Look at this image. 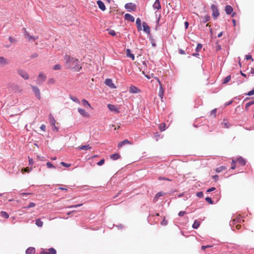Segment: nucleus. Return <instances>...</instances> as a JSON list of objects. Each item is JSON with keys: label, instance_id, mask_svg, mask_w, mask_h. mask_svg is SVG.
<instances>
[{"label": "nucleus", "instance_id": "f257e3e1", "mask_svg": "<svg viewBox=\"0 0 254 254\" xmlns=\"http://www.w3.org/2000/svg\"><path fill=\"white\" fill-rule=\"evenodd\" d=\"M64 59L65 61V64L68 68L74 69L77 71L82 68L80 62L78 59H74L67 55L64 56Z\"/></svg>", "mask_w": 254, "mask_h": 254}, {"label": "nucleus", "instance_id": "f03ea898", "mask_svg": "<svg viewBox=\"0 0 254 254\" xmlns=\"http://www.w3.org/2000/svg\"><path fill=\"white\" fill-rule=\"evenodd\" d=\"M210 8L212 11V16L214 19L216 18L218 16H219L220 14L217 6L214 4H212L211 5Z\"/></svg>", "mask_w": 254, "mask_h": 254}, {"label": "nucleus", "instance_id": "7ed1b4c3", "mask_svg": "<svg viewBox=\"0 0 254 254\" xmlns=\"http://www.w3.org/2000/svg\"><path fill=\"white\" fill-rule=\"evenodd\" d=\"M23 33L24 36L27 38L28 41H35L38 39V36H33L30 35L29 33L26 31V28H23Z\"/></svg>", "mask_w": 254, "mask_h": 254}, {"label": "nucleus", "instance_id": "20e7f679", "mask_svg": "<svg viewBox=\"0 0 254 254\" xmlns=\"http://www.w3.org/2000/svg\"><path fill=\"white\" fill-rule=\"evenodd\" d=\"M244 221L242 219L241 216H239L236 218H234L232 221L230 222V225L231 226L232 229L234 230L233 225H235L237 223H241L243 222Z\"/></svg>", "mask_w": 254, "mask_h": 254}, {"label": "nucleus", "instance_id": "39448f33", "mask_svg": "<svg viewBox=\"0 0 254 254\" xmlns=\"http://www.w3.org/2000/svg\"><path fill=\"white\" fill-rule=\"evenodd\" d=\"M31 87L32 89L33 92L35 94V96L37 99L40 100L41 99L40 91L38 87L35 85H31Z\"/></svg>", "mask_w": 254, "mask_h": 254}, {"label": "nucleus", "instance_id": "423d86ee", "mask_svg": "<svg viewBox=\"0 0 254 254\" xmlns=\"http://www.w3.org/2000/svg\"><path fill=\"white\" fill-rule=\"evenodd\" d=\"M46 79V76L41 72L39 73L37 79L36 80V83L37 84H42Z\"/></svg>", "mask_w": 254, "mask_h": 254}, {"label": "nucleus", "instance_id": "0eeeda50", "mask_svg": "<svg viewBox=\"0 0 254 254\" xmlns=\"http://www.w3.org/2000/svg\"><path fill=\"white\" fill-rule=\"evenodd\" d=\"M125 7L127 11L130 12L135 10L136 5L133 3L129 2L126 4Z\"/></svg>", "mask_w": 254, "mask_h": 254}, {"label": "nucleus", "instance_id": "6e6552de", "mask_svg": "<svg viewBox=\"0 0 254 254\" xmlns=\"http://www.w3.org/2000/svg\"><path fill=\"white\" fill-rule=\"evenodd\" d=\"M17 73L24 79H28L29 78L28 73L22 69H18L17 70Z\"/></svg>", "mask_w": 254, "mask_h": 254}, {"label": "nucleus", "instance_id": "1a4fd4ad", "mask_svg": "<svg viewBox=\"0 0 254 254\" xmlns=\"http://www.w3.org/2000/svg\"><path fill=\"white\" fill-rule=\"evenodd\" d=\"M108 108L111 111L115 112L117 113H119L120 111L119 109L114 105L109 104L107 105Z\"/></svg>", "mask_w": 254, "mask_h": 254}, {"label": "nucleus", "instance_id": "9d476101", "mask_svg": "<svg viewBox=\"0 0 254 254\" xmlns=\"http://www.w3.org/2000/svg\"><path fill=\"white\" fill-rule=\"evenodd\" d=\"M142 27L143 31L147 34H149L150 32V27L148 25V24L145 22H143L142 23Z\"/></svg>", "mask_w": 254, "mask_h": 254}, {"label": "nucleus", "instance_id": "9b49d317", "mask_svg": "<svg viewBox=\"0 0 254 254\" xmlns=\"http://www.w3.org/2000/svg\"><path fill=\"white\" fill-rule=\"evenodd\" d=\"M9 64L8 60L3 57H0V66H4Z\"/></svg>", "mask_w": 254, "mask_h": 254}, {"label": "nucleus", "instance_id": "f8f14e48", "mask_svg": "<svg viewBox=\"0 0 254 254\" xmlns=\"http://www.w3.org/2000/svg\"><path fill=\"white\" fill-rule=\"evenodd\" d=\"M129 92L130 93H137L140 92V90L137 87L131 85L129 88Z\"/></svg>", "mask_w": 254, "mask_h": 254}, {"label": "nucleus", "instance_id": "ddd939ff", "mask_svg": "<svg viewBox=\"0 0 254 254\" xmlns=\"http://www.w3.org/2000/svg\"><path fill=\"white\" fill-rule=\"evenodd\" d=\"M105 83L107 86H108L110 88H115L116 87L114 84L113 83V81L111 79L107 78L105 80Z\"/></svg>", "mask_w": 254, "mask_h": 254}, {"label": "nucleus", "instance_id": "4468645a", "mask_svg": "<svg viewBox=\"0 0 254 254\" xmlns=\"http://www.w3.org/2000/svg\"><path fill=\"white\" fill-rule=\"evenodd\" d=\"M78 112H79V113L83 117H89V114L85 111V110L83 109H81V108H78Z\"/></svg>", "mask_w": 254, "mask_h": 254}, {"label": "nucleus", "instance_id": "2eb2a0df", "mask_svg": "<svg viewBox=\"0 0 254 254\" xmlns=\"http://www.w3.org/2000/svg\"><path fill=\"white\" fill-rule=\"evenodd\" d=\"M125 19L127 21H129L130 22L134 21V17L129 13H126L125 15Z\"/></svg>", "mask_w": 254, "mask_h": 254}, {"label": "nucleus", "instance_id": "dca6fc26", "mask_svg": "<svg viewBox=\"0 0 254 254\" xmlns=\"http://www.w3.org/2000/svg\"><path fill=\"white\" fill-rule=\"evenodd\" d=\"M225 10L226 13L229 15L232 13L233 8L231 5H227L225 6Z\"/></svg>", "mask_w": 254, "mask_h": 254}, {"label": "nucleus", "instance_id": "f3484780", "mask_svg": "<svg viewBox=\"0 0 254 254\" xmlns=\"http://www.w3.org/2000/svg\"><path fill=\"white\" fill-rule=\"evenodd\" d=\"M97 3L98 5L99 8L103 11L106 9V6L103 1L100 0L97 1Z\"/></svg>", "mask_w": 254, "mask_h": 254}, {"label": "nucleus", "instance_id": "a211bd4d", "mask_svg": "<svg viewBox=\"0 0 254 254\" xmlns=\"http://www.w3.org/2000/svg\"><path fill=\"white\" fill-rule=\"evenodd\" d=\"M153 7L154 9H156L157 10H159L161 8V6L159 0H156L154 2Z\"/></svg>", "mask_w": 254, "mask_h": 254}, {"label": "nucleus", "instance_id": "6ab92c4d", "mask_svg": "<svg viewBox=\"0 0 254 254\" xmlns=\"http://www.w3.org/2000/svg\"><path fill=\"white\" fill-rule=\"evenodd\" d=\"M136 24L137 26V29L138 31H141L142 30L141 27V21L140 18H137L136 20Z\"/></svg>", "mask_w": 254, "mask_h": 254}, {"label": "nucleus", "instance_id": "aec40b11", "mask_svg": "<svg viewBox=\"0 0 254 254\" xmlns=\"http://www.w3.org/2000/svg\"><path fill=\"white\" fill-rule=\"evenodd\" d=\"M210 17L208 15H206L204 16H201V22H202L203 23H205L209 21L210 20Z\"/></svg>", "mask_w": 254, "mask_h": 254}, {"label": "nucleus", "instance_id": "412c9836", "mask_svg": "<svg viewBox=\"0 0 254 254\" xmlns=\"http://www.w3.org/2000/svg\"><path fill=\"white\" fill-rule=\"evenodd\" d=\"M49 120L51 125L52 126H55L56 124V120L51 114H50L49 116Z\"/></svg>", "mask_w": 254, "mask_h": 254}, {"label": "nucleus", "instance_id": "4be33fe9", "mask_svg": "<svg viewBox=\"0 0 254 254\" xmlns=\"http://www.w3.org/2000/svg\"><path fill=\"white\" fill-rule=\"evenodd\" d=\"M222 125L225 128H229L230 127H231V124L230 123L225 119H224L223 122H222Z\"/></svg>", "mask_w": 254, "mask_h": 254}, {"label": "nucleus", "instance_id": "5701e85b", "mask_svg": "<svg viewBox=\"0 0 254 254\" xmlns=\"http://www.w3.org/2000/svg\"><path fill=\"white\" fill-rule=\"evenodd\" d=\"M126 54H127V57H129L132 60H134V56L133 54H131V51H130V50L129 49H127V50H126Z\"/></svg>", "mask_w": 254, "mask_h": 254}, {"label": "nucleus", "instance_id": "b1692460", "mask_svg": "<svg viewBox=\"0 0 254 254\" xmlns=\"http://www.w3.org/2000/svg\"><path fill=\"white\" fill-rule=\"evenodd\" d=\"M35 253V249L33 247L28 248L25 252L26 254H34Z\"/></svg>", "mask_w": 254, "mask_h": 254}, {"label": "nucleus", "instance_id": "393cba45", "mask_svg": "<svg viewBox=\"0 0 254 254\" xmlns=\"http://www.w3.org/2000/svg\"><path fill=\"white\" fill-rule=\"evenodd\" d=\"M237 161L242 166H244L246 164V160L242 157L238 158Z\"/></svg>", "mask_w": 254, "mask_h": 254}, {"label": "nucleus", "instance_id": "a878e982", "mask_svg": "<svg viewBox=\"0 0 254 254\" xmlns=\"http://www.w3.org/2000/svg\"><path fill=\"white\" fill-rule=\"evenodd\" d=\"M56 250L53 248L48 249V252L45 251V254H56Z\"/></svg>", "mask_w": 254, "mask_h": 254}, {"label": "nucleus", "instance_id": "bb28decb", "mask_svg": "<svg viewBox=\"0 0 254 254\" xmlns=\"http://www.w3.org/2000/svg\"><path fill=\"white\" fill-rule=\"evenodd\" d=\"M199 226H200L199 221H198L197 220H194V221L192 225V227L194 229H196L199 227Z\"/></svg>", "mask_w": 254, "mask_h": 254}, {"label": "nucleus", "instance_id": "cd10ccee", "mask_svg": "<svg viewBox=\"0 0 254 254\" xmlns=\"http://www.w3.org/2000/svg\"><path fill=\"white\" fill-rule=\"evenodd\" d=\"M111 159L113 160H116L120 158V155L119 153L112 154L110 156Z\"/></svg>", "mask_w": 254, "mask_h": 254}, {"label": "nucleus", "instance_id": "c85d7f7f", "mask_svg": "<svg viewBox=\"0 0 254 254\" xmlns=\"http://www.w3.org/2000/svg\"><path fill=\"white\" fill-rule=\"evenodd\" d=\"M129 143V141L128 139H125L123 141H121L118 144V147H121L123 145Z\"/></svg>", "mask_w": 254, "mask_h": 254}, {"label": "nucleus", "instance_id": "c756f323", "mask_svg": "<svg viewBox=\"0 0 254 254\" xmlns=\"http://www.w3.org/2000/svg\"><path fill=\"white\" fill-rule=\"evenodd\" d=\"M91 148V147L89 145H82L79 147V149L82 150H87Z\"/></svg>", "mask_w": 254, "mask_h": 254}, {"label": "nucleus", "instance_id": "7c9ffc66", "mask_svg": "<svg viewBox=\"0 0 254 254\" xmlns=\"http://www.w3.org/2000/svg\"><path fill=\"white\" fill-rule=\"evenodd\" d=\"M254 104V100H253L249 102H248L245 106V109L246 110H248L249 108Z\"/></svg>", "mask_w": 254, "mask_h": 254}, {"label": "nucleus", "instance_id": "2f4dec72", "mask_svg": "<svg viewBox=\"0 0 254 254\" xmlns=\"http://www.w3.org/2000/svg\"><path fill=\"white\" fill-rule=\"evenodd\" d=\"M35 224L38 227H41L43 226V222L40 219H37Z\"/></svg>", "mask_w": 254, "mask_h": 254}, {"label": "nucleus", "instance_id": "473e14b6", "mask_svg": "<svg viewBox=\"0 0 254 254\" xmlns=\"http://www.w3.org/2000/svg\"><path fill=\"white\" fill-rule=\"evenodd\" d=\"M226 169V167L225 166H222L220 167H219L216 169V172L217 173H220L222 172L223 170H225Z\"/></svg>", "mask_w": 254, "mask_h": 254}, {"label": "nucleus", "instance_id": "72a5a7b5", "mask_svg": "<svg viewBox=\"0 0 254 254\" xmlns=\"http://www.w3.org/2000/svg\"><path fill=\"white\" fill-rule=\"evenodd\" d=\"M231 76L230 75H229L228 76H227L224 79L223 81V84H226L227 83H228L229 81H230V80H231Z\"/></svg>", "mask_w": 254, "mask_h": 254}, {"label": "nucleus", "instance_id": "f704fd0d", "mask_svg": "<svg viewBox=\"0 0 254 254\" xmlns=\"http://www.w3.org/2000/svg\"><path fill=\"white\" fill-rule=\"evenodd\" d=\"M149 41H150L152 47H155L156 46V42L155 40L152 37L149 36Z\"/></svg>", "mask_w": 254, "mask_h": 254}, {"label": "nucleus", "instance_id": "c9c22d12", "mask_svg": "<svg viewBox=\"0 0 254 254\" xmlns=\"http://www.w3.org/2000/svg\"><path fill=\"white\" fill-rule=\"evenodd\" d=\"M1 216L4 218L7 219L9 217V215L5 211H1Z\"/></svg>", "mask_w": 254, "mask_h": 254}, {"label": "nucleus", "instance_id": "e433bc0d", "mask_svg": "<svg viewBox=\"0 0 254 254\" xmlns=\"http://www.w3.org/2000/svg\"><path fill=\"white\" fill-rule=\"evenodd\" d=\"M82 104L84 107L88 106L89 107H91L90 104L89 103V102L85 99L82 100Z\"/></svg>", "mask_w": 254, "mask_h": 254}, {"label": "nucleus", "instance_id": "4c0bfd02", "mask_svg": "<svg viewBox=\"0 0 254 254\" xmlns=\"http://www.w3.org/2000/svg\"><path fill=\"white\" fill-rule=\"evenodd\" d=\"M82 204H83L82 203H79L78 204L69 205V206H68L66 208H77L79 206H82Z\"/></svg>", "mask_w": 254, "mask_h": 254}, {"label": "nucleus", "instance_id": "58836bf2", "mask_svg": "<svg viewBox=\"0 0 254 254\" xmlns=\"http://www.w3.org/2000/svg\"><path fill=\"white\" fill-rule=\"evenodd\" d=\"M202 45L200 43H198L197 44V46H196V47L195 48V51L196 52H198L200 49L202 48Z\"/></svg>", "mask_w": 254, "mask_h": 254}, {"label": "nucleus", "instance_id": "ea45409f", "mask_svg": "<svg viewBox=\"0 0 254 254\" xmlns=\"http://www.w3.org/2000/svg\"><path fill=\"white\" fill-rule=\"evenodd\" d=\"M32 168H29V167H27L23 168L22 169V171L29 173L32 171Z\"/></svg>", "mask_w": 254, "mask_h": 254}, {"label": "nucleus", "instance_id": "a19ab883", "mask_svg": "<svg viewBox=\"0 0 254 254\" xmlns=\"http://www.w3.org/2000/svg\"><path fill=\"white\" fill-rule=\"evenodd\" d=\"M46 165L48 168H55L56 167L51 162H48Z\"/></svg>", "mask_w": 254, "mask_h": 254}, {"label": "nucleus", "instance_id": "79ce46f5", "mask_svg": "<svg viewBox=\"0 0 254 254\" xmlns=\"http://www.w3.org/2000/svg\"><path fill=\"white\" fill-rule=\"evenodd\" d=\"M159 96L161 98H163V88H162V86H160V90H159Z\"/></svg>", "mask_w": 254, "mask_h": 254}, {"label": "nucleus", "instance_id": "37998d69", "mask_svg": "<svg viewBox=\"0 0 254 254\" xmlns=\"http://www.w3.org/2000/svg\"><path fill=\"white\" fill-rule=\"evenodd\" d=\"M35 206V203L31 202L27 206H25L24 208L26 209H29L31 207H34Z\"/></svg>", "mask_w": 254, "mask_h": 254}, {"label": "nucleus", "instance_id": "c03bdc74", "mask_svg": "<svg viewBox=\"0 0 254 254\" xmlns=\"http://www.w3.org/2000/svg\"><path fill=\"white\" fill-rule=\"evenodd\" d=\"M70 98L73 101H74V102H75L76 103H79V100H78V99L77 97L70 96Z\"/></svg>", "mask_w": 254, "mask_h": 254}, {"label": "nucleus", "instance_id": "a18cd8bd", "mask_svg": "<svg viewBox=\"0 0 254 254\" xmlns=\"http://www.w3.org/2000/svg\"><path fill=\"white\" fill-rule=\"evenodd\" d=\"M245 95L247 96H252L254 95V88H253L252 90L250 91L248 93H245Z\"/></svg>", "mask_w": 254, "mask_h": 254}, {"label": "nucleus", "instance_id": "49530a36", "mask_svg": "<svg viewBox=\"0 0 254 254\" xmlns=\"http://www.w3.org/2000/svg\"><path fill=\"white\" fill-rule=\"evenodd\" d=\"M205 199L206 201H207L208 203L210 204H213V201L212 200V199L210 197H206Z\"/></svg>", "mask_w": 254, "mask_h": 254}, {"label": "nucleus", "instance_id": "de8ad7c7", "mask_svg": "<svg viewBox=\"0 0 254 254\" xmlns=\"http://www.w3.org/2000/svg\"><path fill=\"white\" fill-rule=\"evenodd\" d=\"M109 31V34L113 36H115L116 35V32L112 29H108Z\"/></svg>", "mask_w": 254, "mask_h": 254}, {"label": "nucleus", "instance_id": "09e8293b", "mask_svg": "<svg viewBox=\"0 0 254 254\" xmlns=\"http://www.w3.org/2000/svg\"><path fill=\"white\" fill-rule=\"evenodd\" d=\"M61 68V65L59 64H57L55 65L53 67V69L54 70H59Z\"/></svg>", "mask_w": 254, "mask_h": 254}, {"label": "nucleus", "instance_id": "8fccbe9b", "mask_svg": "<svg viewBox=\"0 0 254 254\" xmlns=\"http://www.w3.org/2000/svg\"><path fill=\"white\" fill-rule=\"evenodd\" d=\"M158 179V180H166V181H172V180L170 179L169 178H165V177H159Z\"/></svg>", "mask_w": 254, "mask_h": 254}, {"label": "nucleus", "instance_id": "3c124183", "mask_svg": "<svg viewBox=\"0 0 254 254\" xmlns=\"http://www.w3.org/2000/svg\"><path fill=\"white\" fill-rule=\"evenodd\" d=\"M196 195L199 197V198H201V197H202L203 196V193L202 191H199V192H197L196 194Z\"/></svg>", "mask_w": 254, "mask_h": 254}, {"label": "nucleus", "instance_id": "603ef678", "mask_svg": "<svg viewBox=\"0 0 254 254\" xmlns=\"http://www.w3.org/2000/svg\"><path fill=\"white\" fill-rule=\"evenodd\" d=\"M159 129L161 131H164L166 129V124H164L163 126L161 125L159 127Z\"/></svg>", "mask_w": 254, "mask_h": 254}, {"label": "nucleus", "instance_id": "864d4df0", "mask_svg": "<svg viewBox=\"0 0 254 254\" xmlns=\"http://www.w3.org/2000/svg\"><path fill=\"white\" fill-rule=\"evenodd\" d=\"M168 224V221L166 220L165 218L161 221V224L163 226H166Z\"/></svg>", "mask_w": 254, "mask_h": 254}, {"label": "nucleus", "instance_id": "5fc2aeb1", "mask_svg": "<svg viewBox=\"0 0 254 254\" xmlns=\"http://www.w3.org/2000/svg\"><path fill=\"white\" fill-rule=\"evenodd\" d=\"M55 82V81L54 80V78H50L48 81V84H54Z\"/></svg>", "mask_w": 254, "mask_h": 254}, {"label": "nucleus", "instance_id": "6e6d98bb", "mask_svg": "<svg viewBox=\"0 0 254 254\" xmlns=\"http://www.w3.org/2000/svg\"><path fill=\"white\" fill-rule=\"evenodd\" d=\"M245 59L247 60H251L252 61H254V59H253L251 55H247L246 56H245Z\"/></svg>", "mask_w": 254, "mask_h": 254}, {"label": "nucleus", "instance_id": "4d7b16f0", "mask_svg": "<svg viewBox=\"0 0 254 254\" xmlns=\"http://www.w3.org/2000/svg\"><path fill=\"white\" fill-rule=\"evenodd\" d=\"M61 164L62 166H63L64 167H69L71 165L70 164H67V163H65L64 162H61Z\"/></svg>", "mask_w": 254, "mask_h": 254}, {"label": "nucleus", "instance_id": "13d9d810", "mask_svg": "<svg viewBox=\"0 0 254 254\" xmlns=\"http://www.w3.org/2000/svg\"><path fill=\"white\" fill-rule=\"evenodd\" d=\"M104 162H105L104 159H102L100 160L99 162H97V165L98 166H101L104 163Z\"/></svg>", "mask_w": 254, "mask_h": 254}, {"label": "nucleus", "instance_id": "bf43d9fd", "mask_svg": "<svg viewBox=\"0 0 254 254\" xmlns=\"http://www.w3.org/2000/svg\"><path fill=\"white\" fill-rule=\"evenodd\" d=\"M235 164H236L235 161L233 160L232 162V163H231V168L232 169H235V168H236Z\"/></svg>", "mask_w": 254, "mask_h": 254}, {"label": "nucleus", "instance_id": "052dcab7", "mask_svg": "<svg viewBox=\"0 0 254 254\" xmlns=\"http://www.w3.org/2000/svg\"><path fill=\"white\" fill-rule=\"evenodd\" d=\"M163 193L162 192H159L155 195V198H158L159 197L163 195Z\"/></svg>", "mask_w": 254, "mask_h": 254}, {"label": "nucleus", "instance_id": "680f3d73", "mask_svg": "<svg viewBox=\"0 0 254 254\" xmlns=\"http://www.w3.org/2000/svg\"><path fill=\"white\" fill-rule=\"evenodd\" d=\"M186 213V212L185 211H181L179 212L178 215L180 217L183 216Z\"/></svg>", "mask_w": 254, "mask_h": 254}, {"label": "nucleus", "instance_id": "e2e57ef3", "mask_svg": "<svg viewBox=\"0 0 254 254\" xmlns=\"http://www.w3.org/2000/svg\"><path fill=\"white\" fill-rule=\"evenodd\" d=\"M28 162H29V165H32L34 163L33 160L32 158H30L29 157H28Z\"/></svg>", "mask_w": 254, "mask_h": 254}, {"label": "nucleus", "instance_id": "0e129e2a", "mask_svg": "<svg viewBox=\"0 0 254 254\" xmlns=\"http://www.w3.org/2000/svg\"><path fill=\"white\" fill-rule=\"evenodd\" d=\"M216 190V188L215 187H211L210 188H209L207 190V192H210L211 191H214Z\"/></svg>", "mask_w": 254, "mask_h": 254}, {"label": "nucleus", "instance_id": "69168bd1", "mask_svg": "<svg viewBox=\"0 0 254 254\" xmlns=\"http://www.w3.org/2000/svg\"><path fill=\"white\" fill-rule=\"evenodd\" d=\"M179 52L181 55H184V54H186L185 51L184 50L182 49H179Z\"/></svg>", "mask_w": 254, "mask_h": 254}, {"label": "nucleus", "instance_id": "338daca9", "mask_svg": "<svg viewBox=\"0 0 254 254\" xmlns=\"http://www.w3.org/2000/svg\"><path fill=\"white\" fill-rule=\"evenodd\" d=\"M40 129L45 131L46 130V126L45 125H42L40 127Z\"/></svg>", "mask_w": 254, "mask_h": 254}, {"label": "nucleus", "instance_id": "774afa93", "mask_svg": "<svg viewBox=\"0 0 254 254\" xmlns=\"http://www.w3.org/2000/svg\"><path fill=\"white\" fill-rule=\"evenodd\" d=\"M9 41L10 42V43H13L16 41V40L14 38H13L11 37H9Z\"/></svg>", "mask_w": 254, "mask_h": 254}]
</instances>
